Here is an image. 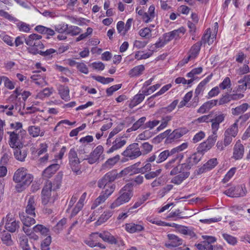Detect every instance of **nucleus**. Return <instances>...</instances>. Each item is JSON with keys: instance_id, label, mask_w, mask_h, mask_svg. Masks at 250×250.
I'll return each mask as SVG.
<instances>
[{"instance_id": "obj_1", "label": "nucleus", "mask_w": 250, "mask_h": 250, "mask_svg": "<svg viewBox=\"0 0 250 250\" xmlns=\"http://www.w3.org/2000/svg\"><path fill=\"white\" fill-rule=\"evenodd\" d=\"M13 179L17 183L15 187L16 190L18 192H21L31 184L33 180V177L28 173L26 168L20 167L15 171Z\"/></svg>"}, {"instance_id": "obj_2", "label": "nucleus", "mask_w": 250, "mask_h": 250, "mask_svg": "<svg viewBox=\"0 0 250 250\" xmlns=\"http://www.w3.org/2000/svg\"><path fill=\"white\" fill-rule=\"evenodd\" d=\"M120 196L111 204L110 208L114 209L129 201L133 196V188L130 184L125 185L119 191Z\"/></svg>"}, {"instance_id": "obj_3", "label": "nucleus", "mask_w": 250, "mask_h": 250, "mask_svg": "<svg viewBox=\"0 0 250 250\" xmlns=\"http://www.w3.org/2000/svg\"><path fill=\"white\" fill-rule=\"evenodd\" d=\"M61 177L57 176L56 181L52 183L50 181H47L42 192V203L46 205L50 202L52 190L59 188L61 186Z\"/></svg>"}, {"instance_id": "obj_4", "label": "nucleus", "mask_w": 250, "mask_h": 250, "mask_svg": "<svg viewBox=\"0 0 250 250\" xmlns=\"http://www.w3.org/2000/svg\"><path fill=\"white\" fill-rule=\"evenodd\" d=\"M7 134L9 135L8 143L11 148L13 149L22 148L23 136L26 135L25 130L20 129V131H8Z\"/></svg>"}, {"instance_id": "obj_5", "label": "nucleus", "mask_w": 250, "mask_h": 250, "mask_svg": "<svg viewBox=\"0 0 250 250\" xmlns=\"http://www.w3.org/2000/svg\"><path fill=\"white\" fill-rule=\"evenodd\" d=\"M188 146L187 143H184L181 145L169 150H165L160 153L157 152V163H160L165 161L168 156H172L175 154L183 151Z\"/></svg>"}, {"instance_id": "obj_6", "label": "nucleus", "mask_w": 250, "mask_h": 250, "mask_svg": "<svg viewBox=\"0 0 250 250\" xmlns=\"http://www.w3.org/2000/svg\"><path fill=\"white\" fill-rule=\"evenodd\" d=\"M69 164L72 170L76 174L82 173L80 165L81 161L78 157L77 151L74 148H71L68 153Z\"/></svg>"}, {"instance_id": "obj_7", "label": "nucleus", "mask_w": 250, "mask_h": 250, "mask_svg": "<svg viewBox=\"0 0 250 250\" xmlns=\"http://www.w3.org/2000/svg\"><path fill=\"white\" fill-rule=\"evenodd\" d=\"M37 204V198L36 196L28 194L25 200V212L26 214L36 217V208Z\"/></svg>"}, {"instance_id": "obj_8", "label": "nucleus", "mask_w": 250, "mask_h": 250, "mask_svg": "<svg viewBox=\"0 0 250 250\" xmlns=\"http://www.w3.org/2000/svg\"><path fill=\"white\" fill-rule=\"evenodd\" d=\"M122 155L129 158L130 160L135 159L142 155L140 148L138 143H133L129 145L122 152Z\"/></svg>"}, {"instance_id": "obj_9", "label": "nucleus", "mask_w": 250, "mask_h": 250, "mask_svg": "<svg viewBox=\"0 0 250 250\" xmlns=\"http://www.w3.org/2000/svg\"><path fill=\"white\" fill-rule=\"evenodd\" d=\"M42 36L37 34H32L30 35L27 38L24 40L25 43L32 47L29 49V52L32 49H42L44 47L43 43L41 41Z\"/></svg>"}, {"instance_id": "obj_10", "label": "nucleus", "mask_w": 250, "mask_h": 250, "mask_svg": "<svg viewBox=\"0 0 250 250\" xmlns=\"http://www.w3.org/2000/svg\"><path fill=\"white\" fill-rule=\"evenodd\" d=\"M247 189L245 186L231 187L225 190L224 193L231 197H243L246 195Z\"/></svg>"}, {"instance_id": "obj_11", "label": "nucleus", "mask_w": 250, "mask_h": 250, "mask_svg": "<svg viewBox=\"0 0 250 250\" xmlns=\"http://www.w3.org/2000/svg\"><path fill=\"white\" fill-rule=\"evenodd\" d=\"M104 152L103 147L99 145L97 146L88 155L87 158L83 160H87L89 164H93L98 163Z\"/></svg>"}, {"instance_id": "obj_12", "label": "nucleus", "mask_w": 250, "mask_h": 250, "mask_svg": "<svg viewBox=\"0 0 250 250\" xmlns=\"http://www.w3.org/2000/svg\"><path fill=\"white\" fill-rule=\"evenodd\" d=\"M134 169L133 166L128 167L126 168H125L124 170H122L121 172L119 174L117 173L116 170H113L111 171L107 172L104 175L106 179L110 182H113L118 177H120L123 175H126L129 173L130 172L132 171Z\"/></svg>"}, {"instance_id": "obj_13", "label": "nucleus", "mask_w": 250, "mask_h": 250, "mask_svg": "<svg viewBox=\"0 0 250 250\" xmlns=\"http://www.w3.org/2000/svg\"><path fill=\"white\" fill-rule=\"evenodd\" d=\"M202 156L198 151L194 153L187 159L186 163L182 164V167H184L186 170L189 169L192 166L196 165L200 161Z\"/></svg>"}, {"instance_id": "obj_14", "label": "nucleus", "mask_w": 250, "mask_h": 250, "mask_svg": "<svg viewBox=\"0 0 250 250\" xmlns=\"http://www.w3.org/2000/svg\"><path fill=\"white\" fill-rule=\"evenodd\" d=\"M5 228L10 232H14L19 228V222L16 221L11 214H8L6 218Z\"/></svg>"}, {"instance_id": "obj_15", "label": "nucleus", "mask_w": 250, "mask_h": 250, "mask_svg": "<svg viewBox=\"0 0 250 250\" xmlns=\"http://www.w3.org/2000/svg\"><path fill=\"white\" fill-rule=\"evenodd\" d=\"M202 42H197L192 46L189 50L188 57L183 60L184 63H188L189 61L194 60L198 56L201 49Z\"/></svg>"}, {"instance_id": "obj_16", "label": "nucleus", "mask_w": 250, "mask_h": 250, "mask_svg": "<svg viewBox=\"0 0 250 250\" xmlns=\"http://www.w3.org/2000/svg\"><path fill=\"white\" fill-rule=\"evenodd\" d=\"M216 141L215 139L208 137L206 141L199 145L197 148V151L203 155L206 152L209 150L214 146Z\"/></svg>"}, {"instance_id": "obj_17", "label": "nucleus", "mask_w": 250, "mask_h": 250, "mask_svg": "<svg viewBox=\"0 0 250 250\" xmlns=\"http://www.w3.org/2000/svg\"><path fill=\"white\" fill-rule=\"evenodd\" d=\"M126 141L124 137L117 138L113 142L112 146L107 151V153H111L124 146Z\"/></svg>"}, {"instance_id": "obj_18", "label": "nucleus", "mask_w": 250, "mask_h": 250, "mask_svg": "<svg viewBox=\"0 0 250 250\" xmlns=\"http://www.w3.org/2000/svg\"><path fill=\"white\" fill-rule=\"evenodd\" d=\"M244 153V147L243 145L238 141L233 147L232 158L235 160H239L242 158Z\"/></svg>"}, {"instance_id": "obj_19", "label": "nucleus", "mask_w": 250, "mask_h": 250, "mask_svg": "<svg viewBox=\"0 0 250 250\" xmlns=\"http://www.w3.org/2000/svg\"><path fill=\"white\" fill-rule=\"evenodd\" d=\"M169 226L176 228L178 232L183 234L188 235L191 237L195 236V234L193 230L187 227L179 225L175 223L170 224Z\"/></svg>"}, {"instance_id": "obj_20", "label": "nucleus", "mask_w": 250, "mask_h": 250, "mask_svg": "<svg viewBox=\"0 0 250 250\" xmlns=\"http://www.w3.org/2000/svg\"><path fill=\"white\" fill-rule=\"evenodd\" d=\"M167 237L169 241L165 244L167 248L177 247L182 244V240L174 234H168Z\"/></svg>"}, {"instance_id": "obj_21", "label": "nucleus", "mask_w": 250, "mask_h": 250, "mask_svg": "<svg viewBox=\"0 0 250 250\" xmlns=\"http://www.w3.org/2000/svg\"><path fill=\"white\" fill-rule=\"evenodd\" d=\"M60 165L54 164L48 166L42 172V176L46 178H50L59 169Z\"/></svg>"}, {"instance_id": "obj_22", "label": "nucleus", "mask_w": 250, "mask_h": 250, "mask_svg": "<svg viewBox=\"0 0 250 250\" xmlns=\"http://www.w3.org/2000/svg\"><path fill=\"white\" fill-rule=\"evenodd\" d=\"M57 89L59 94L62 100L65 101L70 100L69 89L68 86L60 84L58 86Z\"/></svg>"}, {"instance_id": "obj_23", "label": "nucleus", "mask_w": 250, "mask_h": 250, "mask_svg": "<svg viewBox=\"0 0 250 250\" xmlns=\"http://www.w3.org/2000/svg\"><path fill=\"white\" fill-rule=\"evenodd\" d=\"M86 196V193L84 192L82 195L81 196L79 201L77 203L76 206L75 208L73 209L71 216L73 217L76 215L82 209L83 205H84V202Z\"/></svg>"}, {"instance_id": "obj_24", "label": "nucleus", "mask_w": 250, "mask_h": 250, "mask_svg": "<svg viewBox=\"0 0 250 250\" xmlns=\"http://www.w3.org/2000/svg\"><path fill=\"white\" fill-rule=\"evenodd\" d=\"M29 134L33 137L35 138L38 136H44L45 131L41 130L40 127L37 126L32 125L28 128Z\"/></svg>"}, {"instance_id": "obj_25", "label": "nucleus", "mask_w": 250, "mask_h": 250, "mask_svg": "<svg viewBox=\"0 0 250 250\" xmlns=\"http://www.w3.org/2000/svg\"><path fill=\"white\" fill-rule=\"evenodd\" d=\"M120 159V156L119 155H117L113 157L109 158L102 165V169H106L108 168H111L119 162Z\"/></svg>"}, {"instance_id": "obj_26", "label": "nucleus", "mask_w": 250, "mask_h": 250, "mask_svg": "<svg viewBox=\"0 0 250 250\" xmlns=\"http://www.w3.org/2000/svg\"><path fill=\"white\" fill-rule=\"evenodd\" d=\"M184 157V155L182 153L179 154V153L176 155V157L170 161H169L165 165V167L167 169H170L172 167H174L175 166L179 164L180 162V161L183 159Z\"/></svg>"}, {"instance_id": "obj_27", "label": "nucleus", "mask_w": 250, "mask_h": 250, "mask_svg": "<svg viewBox=\"0 0 250 250\" xmlns=\"http://www.w3.org/2000/svg\"><path fill=\"white\" fill-rule=\"evenodd\" d=\"M250 108V105L247 103H244L241 105L231 109V114L233 115L237 116L246 112Z\"/></svg>"}, {"instance_id": "obj_28", "label": "nucleus", "mask_w": 250, "mask_h": 250, "mask_svg": "<svg viewBox=\"0 0 250 250\" xmlns=\"http://www.w3.org/2000/svg\"><path fill=\"white\" fill-rule=\"evenodd\" d=\"M216 35H211V32L209 29H207L206 33L202 38V40L199 42L203 43H208V45L212 44L214 41V39L215 38Z\"/></svg>"}, {"instance_id": "obj_29", "label": "nucleus", "mask_w": 250, "mask_h": 250, "mask_svg": "<svg viewBox=\"0 0 250 250\" xmlns=\"http://www.w3.org/2000/svg\"><path fill=\"white\" fill-rule=\"evenodd\" d=\"M14 155L16 159L20 161H23L27 156L26 149L22 148H15Z\"/></svg>"}, {"instance_id": "obj_30", "label": "nucleus", "mask_w": 250, "mask_h": 250, "mask_svg": "<svg viewBox=\"0 0 250 250\" xmlns=\"http://www.w3.org/2000/svg\"><path fill=\"white\" fill-rule=\"evenodd\" d=\"M35 217L31 216L29 215L23 214L21 215V219L23 224L26 227H30L32 225H34L36 223V221L34 219Z\"/></svg>"}, {"instance_id": "obj_31", "label": "nucleus", "mask_w": 250, "mask_h": 250, "mask_svg": "<svg viewBox=\"0 0 250 250\" xmlns=\"http://www.w3.org/2000/svg\"><path fill=\"white\" fill-rule=\"evenodd\" d=\"M99 236L104 241L107 242L111 244L117 243L116 239L108 232H104L99 233Z\"/></svg>"}, {"instance_id": "obj_32", "label": "nucleus", "mask_w": 250, "mask_h": 250, "mask_svg": "<svg viewBox=\"0 0 250 250\" xmlns=\"http://www.w3.org/2000/svg\"><path fill=\"white\" fill-rule=\"evenodd\" d=\"M144 228L141 225L134 223H129L125 225V230L129 233L139 232L143 229Z\"/></svg>"}, {"instance_id": "obj_33", "label": "nucleus", "mask_w": 250, "mask_h": 250, "mask_svg": "<svg viewBox=\"0 0 250 250\" xmlns=\"http://www.w3.org/2000/svg\"><path fill=\"white\" fill-rule=\"evenodd\" d=\"M53 91L54 89L53 87L45 88L38 92L37 94L36 97L37 98L42 100L45 98L50 96Z\"/></svg>"}, {"instance_id": "obj_34", "label": "nucleus", "mask_w": 250, "mask_h": 250, "mask_svg": "<svg viewBox=\"0 0 250 250\" xmlns=\"http://www.w3.org/2000/svg\"><path fill=\"white\" fill-rule=\"evenodd\" d=\"M145 94H144L143 92L142 93L136 94L133 97V99L131 101L129 104V106L130 108H133L136 105L141 103L145 98Z\"/></svg>"}, {"instance_id": "obj_35", "label": "nucleus", "mask_w": 250, "mask_h": 250, "mask_svg": "<svg viewBox=\"0 0 250 250\" xmlns=\"http://www.w3.org/2000/svg\"><path fill=\"white\" fill-rule=\"evenodd\" d=\"M188 176L189 173L188 172H181L172 178L171 182L174 184L179 185L181 184L186 178H188Z\"/></svg>"}, {"instance_id": "obj_36", "label": "nucleus", "mask_w": 250, "mask_h": 250, "mask_svg": "<svg viewBox=\"0 0 250 250\" xmlns=\"http://www.w3.org/2000/svg\"><path fill=\"white\" fill-rule=\"evenodd\" d=\"M224 132L227 133L228 134L235 138L238 132L237 121L235 122L234 123L230 125L225 130Z\"/></svg>"}, {"instance_id": "obj_37", "label": "nucleus", "mask_w": 250, "mask_h": 250, "mask_svg": "<svg viewBox=\"0 0 250 250\" xmlns=\"http://www.w3.org/2000/svg\"><path fill=\"white\" fill-rule=\"evenodd\" d=\"M144 70L145 67L143 65H137L129 71V75L131 77L138 76L142 74Z\"/></svg>"}, {"instance_id": "obj_38", "label": "nucleus", "mask_w": 250, "mask_h": 250, "mask_svg": "<svg viewBox=\"0 0 250 250\" xmlns=\"http://www.w3.org/2000/svg\"><path fill=\"white\" fill-rule=\"evenodd\" d=\"M217 164V160L216 158L211 159L208 160L200 168V171L203 172L204 170H209L214 168Z\"/></svg>"}, {"instance_id": "obj_39", "label": "nucleus", "mask_w": 250, "mask_h": 250, "mask_svg": "<svg viewBox=\"0 0 250 250\" xmlns=\"http://www.w3.org/2000/svg\"><path fill=\"white\" fill-rule=\"evenodd\" d=\"M113 214L111 210H106L101 215L99 219L96 222L97 225H100L105 222Z\"/></svg>"}, {"instance_id": "obj_40", "label": "nucleus", "mask_w": 250, "mask_h": 250, "mask_svg": "<svg viewBox=\"0 0 250 250\" xmlns=\"http://www.w3.org/2000/svg\"><path fill=\"white\" fill-rule=\"evenodd\" d=\"M19 242L23 250H29L30 247L27 236L24 234L19 235Z\"/></svg>"}, {"instance_id": "obj_41", "label": "nucleus", "mask_w": 250, "mask_h": 250, "mask_svg": "<svg viewBox=\"0 0 250 250\" xmlns=\"http://www.w3.org/2000/svg\"><path fill=\"white\" fill-rule=\"evenodd\" d=\"M33 230L35 232H40L42 235L47 236L49 234V229L42 225L38 224L33 227Z\"/></svg>"}, {"instance_id": "obj_42", "label": "nucleus", "mask_w": 250, "mask_h": 250, "mask_svg": "<svg viewBox=\"0 0 250 250\" xmlns=\"http://www.w3.org/2000/svg\"><path fill=\"white\" fill-rule=\"evenodd\" d=\"M185 129H177L174 130L168 136V139L170 140L178 139L186 134Z\"/></svg>"}, {"instance_id": "obj_43", "label": "nucleus", "mask_w": 250, "mask_h": 250, "mask_svg": "<svg viewBox=\"0 0 250 250\" xmlns=\"http://www.w3.org/2000/svg\"><path fill=\"white\" fill-rule=\"evenodd\" d=\"M146 120L145 117H142L134 123L133 125L127 130V132H130L132 131H135L139 129L145 123Z\"/></svg>"}, {"instance_id": "obj_44", "label": "nucleus", "mask_w": 250, "mask_h": 250, "mask_svg": "<svg viewBox=\"0 0 250 250\" xmlns=\"http://www.w3.org/2000/svg\"><path fill=\"white\" fill-rule=\"evenodd\" d=\"M105 189L102 191L101 193L108 198L110 196L115 189V185L113 184H109V185H107L105 187H104Z\"/></svg>"}, {"instance_id": "obj_45", "label": "nucleus", "mask_w": 250, "mask_h": 250, "mask_svg": "<svg viewBox=\"0 0 250 250\" xmlns=\"http://www.w3.org/2000/svg\"><path fill=\"white\" fill-rule=\"evenodd\" d=\"M210 122H211V131L212 134L209 137L216 140L218 137L217 131L220 127V124L211 120Z\"/></svg>"}, {"instance_id": "obj_46", "label": "nucleus", "mask_w": 250, "mask_h": 250, "mask_svg": "<svg viewBox=\"0 0 250 250\" xmlns=\"http://www.w3.org/2000/svg\"><path fill=\"white\" fill-rule=\"evenodd\" d=\"M107 198H108L101 193L100 196L98 197L94 201L91 206V208L94 209L96 208L101 204L104 203Z\"/></svg>"}, {"instance_id": "obj_47", "label": "nucleus", "mask_w": 250, "mask_h": 250, "mask_svg": "<svg viewBox=\"0 0 250 250\" xmlns=\"http://www.w3.org/2000/svg\"><path fill=\"white\" fill-rule=\"evenodd\" d=\"M56 52V50L54 49L50 48L49 49L46 50L45 51H42L38 50V49H32L30 51V53L33 54H40V55H42V56H48Z\"/></svg>"}, {"instance_id": "obj_48", "label": "nucleus", "mask_w": 250, "mask_h": 250, "mask_svg": "<svg viewBox=\"0 0 250 250\" xmlns=\"http://www.w3.org/2000/svg\"><path fill=\"white\" fill-rule=\"evenodd\" d=\"M172 117L170 116H166L163 117L161 125L157 128V130L160 131L164 129L167 125L168 123L171 121Z\"/></svg>"}, {"instance_id": "obj_49", "label": "nucleus", "mask_w": 250, "mask_h": 250, "mask_svg": "<svg viewBox=\"0 0 250 250\" xmlns=\"http://www.w3.org/2000/svg\"><path fill=\"white\" fill-rule=\"evenodd\" d=\"M139 33L142 37L146 39H149L152 36L151 30L148 27H145L140 29Z\"/></svg>"}, {"instance_id": "obj_50", "label": "nucleus", "mask_w": 250, "mask_h": 250, "mask_svg": "<svg viewBox=\"0 0 250 250\" xmlns=\"http://www.w3.org/2000/svg\"><path fill=\"white\" fill-rule=\"evenodd\" d=\"M47 236V237L43 240L41 244L42 250H50L49 246L52 241V238L50 234Z\"/></svg>"}, {"instance_id": "obj_51", "label": "nucleus", "mask_w": 250, "mask_h": 250, "mask_svg": "<svg viewBox=\"0 0 250 250\" xmlns=\"http://www.w3.org/2000/svg\"><path fill=\"white\" fill-rule=\"evenodd\" d=\"M17 27L18 29L23 32H28L30 30V25L22 21H20L17 23Z\"/></svg>"}, {"instance_id": "obj_52", "label": "nucleus", "mask_w": 250, "mask_h": 250, "mask_svg": "<svg viewBox=\"0 0 250 250\" xmlns=\"http://www.w3.org/2000/svg\"><path fill=\"white\" fill-rule=\"evenodd\" d=\"M66 223V219H62L61 220L57 225L53 228V229L54 232L56 233H59L60 231H61Z\"/></svg>"}, {"instance_id": "obj_53", "label": "nucleus", "mask_w": 250, "mask_h": 250, "mask_svg": "<svg viewBox=\"0 0 250 250\" xmlns=\"http://www.w3.org/2000/svg\"><path fill=\"white\" fill-rule=\"evenodd\" d=\"M154 134L150 131L149 130H146L144 131L143 133L140 134L138 137L137 139L138 140H146L150 138H151Z\"/></svg>"}, {"instance_id": "obj_54", "label": "nucleus", "mask_w": 250, "mask_h": 250, "mask_svg": "<svg viewBox=\"0 0 250 250\" xmlns=\"http://www.w3.org/2000/svg\"><path fill=\"white\" fill-rule=\"evenodd\" d=\"M223 237L230 245H234L237 242V239L235 237L228 234H223Z\"/></svg>"}, {"instance_id": "obj_55", "label": "nucleus", "mask_w": 250, "mask_h": 250, "mask_svg": "<svg viewBox=\"0 0 250 250\" xmlns=\"http://www.w3.org/2000/svg\"><path fill=\"white\" fill-rule=\"evenodd\" d=\"M1 239L3 243L8 246H10L12 244L11 235L8 232L2 234L1 236Z\"/></svg>"}, {"instance_id": "obj_56", "label": "nucleus", "mask_w": 250, "mask_h": 250, "mask_svg": "<svg viewBox=\"0 0 250 250\" xmlns=\"http://www.w3.org/2000/svg\"><path fill=\"white\" fill-rule=\"evenodd\" d=\"M152 146L149 143L146 142L142 144V155H146L149 153L152 149Z\"/></svg>"}, {"instance_id": "obj_57", "label": "nucleus", "mask_w": 250, "mask_h": 250, "mask_svg": "<svg viewBox=\"0 0 250 250\" xmlns=\"http://www.w3.org/2000/svg\"><path fill=\"white\" fill-rule=\"evenodd\" d=\"M162 172L161 169H158L155 171H151L145 174V177L147 180H150L158 176Z\"/></svg>"}, {"instance_id": "obj_58", "label": "nucleus", "mask_w": 250, "mask_h": 250, "mask_svg": "<svg viewBox=\"0 0 250 250\" xmlns=\"http://www.w3.org/2000/svg\"><path fill=\"white\" fill-rule=\"evenodd\" d=\"M90 237L92 240V241H94L95 243H97L98 247L102 249H104L105 248L103 244L99 242V240L100 238H101V237L99 236V233L97 232L92 233L90 235Z\"/></svg>"}, {"instance_id": "obj_59", "label": "nucleus", "mask_w": 250, "mask_h": 250, "mask_svg": "<svg viewBox=\"0 0 250 250\" xmlns=\"http://www.w3.org/2000/svg\"><path fill=\"white\" fill-rule=\"evenodd\" d=\"M67 33L72 36L79 34L81 32V29L78 26H71L68 28Z\"/></svg>"}, {"instance_id": "obj_60", "label": "nucleus", "mask_w": 250, "mask_h": 250, "mask_svg": "<svg viewBox=\"0 0 250 250\" xmlns=\"http://www.w3.org/2000/svg\"><path fill=\"white\" fill-rule=\"evenodd\" d=\"M148 221L149 222L156 224L158 226H169L170 225L169 223H167L163 221H162L160 220H158L156 218H152L151 217H149L147 218Z\"/></svg>"}, {"instance_id": "obj_61", "label": "nucleus", "mask_w": 250, "mask_h": 250, "mask_svg": "<svg viewBox=\"0 0 250 250\" xmlns=\"http://www.w3.org/2000/svg\"><path fill=\"white\" fill-rule=\"evenodd\" d=\"M124 127V123H120L117 125V126L113 129V130L109 133V138H111L120 131H121Z\"/></svg>"}, {"instance_id": "obj_62", "label": "nucleus", "mask_w": 250, "mask_h": 250, "mask_svg": "<svg viewBox=\"0 0 250 250\" xmlns=\"http://www.w3.org/2000/svg\"><path fill=\"white\" fill-rule=\"evenodd\" d=\"M8 109L9 110H12L15 109L16 110H20V108H19L18 105V101L15 100V102L13 103L12 104L10 105H4V108L1 110L2 112H4L5 109Z\"/></svg>"}, {"instance_id": "obj_63", "label": "nucleus", "mask_w": 250, "mask_h": 250, "mask_svg": "<svg viewBox=\"0 0 250 250\" xmlns=\"http://www.w3.org/2000/svg\"><path fill=\"white\" fill-rule=\"evenodd\" d=\"M230 80L229 77H226L223 81L219 84V87L222 89H228L230 87Z\"/></svg>"}, {"instance_id": "obj_64", "label": "nucleus", "mask_w": 250, "mask_h": 250, "mask_svg": "<svg viewBox=\"0 0 250 250\" xmlns=\"http://www.w3.org/2000/svg\"><path fill=\"white\" fill-rule=\"evenodd\" d=\"M238 83H239L237 87V90L238 91L243 92L245 91L247 88H248L244 78L238 81Z\"/></svg>"}]
</instances>
